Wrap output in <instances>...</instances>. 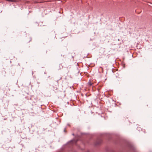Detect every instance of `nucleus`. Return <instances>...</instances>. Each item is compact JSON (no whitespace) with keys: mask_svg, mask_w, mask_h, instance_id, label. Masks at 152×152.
<instances>
[{"mask_svg":"<svg viewBox=\"0 0 152 152\" xmlns=\"http://www.w3.org/2000/svg\"><path fill=\"white\" fill-rule=\"evenodd\" d=\"M75 143H76L77 142V141H75Z\"/></svg>","mask_w":152,"mask_h":152,"instance_id":"obj_4","label":"nucleus"},{"mask_svg":"<svg viewBox=\"0 0 152 152\" xmlns=\"http://www.w3.org/2000/svg\"><path fill=\"white\" fill-rule=\"evenodd\" d=\"M8 1H13V0H7Z\"/></svg>","mask_w":152,"mask_h":152,"instance_id":"obj_1","label":"nucleus"},{"mask_svg":"<svg viewBox=\"0 0 152 152\" xmlns=\"http://www.w3.org/2000/svg\"><path fill=\"white\" fill-rule=\"evenodd\" d=\"M64 132H65V129L64 130Z\"/></svg>","mask_w":152,"mask_h":152,"instance_id":"obj_3","label":"nucleus"},{"mask_svg":"<svg viewBox=\"0 0 152 152\" xmlns=\"http://www.w3.org/2000/svg\"><path fill=\"white\" fill-rule=\"evenodd\" d=\"M89 85L90 86L92 85V84L91 83H89Z\"/></svg>","mask_w":152,"mask_h":152,"instance_id":"obj_2","label":"nucleus"}]
</instances>
